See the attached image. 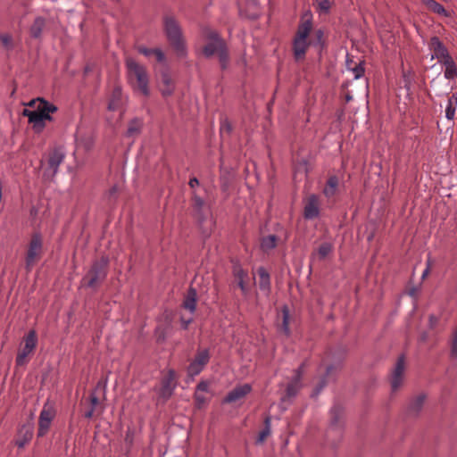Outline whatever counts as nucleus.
<instances>
[{"instance_id": "obj_1", "label": "nucleus", "mask_w": 457, "mask_h": 457, "mask_svg": "<svg viewBox=\"0 0 457 457\" xmlns=\"http://www.w3.org/2000/svg\"><path fill=\"white\" fill-rule=\"evenodd\" d=\"M28 105L34 110L24 109L22 115L28 117L29 122L32 124L36 132H41L46 127V120H52L50 113L55 112L57 107L41 98L31 100Z\"/></svg>"}, {"instance_id": "obj_2", "label": "nucleus", "mask_w": 457, "mask_h": 457, "mask_svg": "<svg viewBox=\"0 0 457 457\" xmlns=\"http://www.w3.org/2000/svg\"><path fill=\"white\" fill-rule=\"evenodd\" d=\"M125 64L128 81L133 90L139 92L144 96H149V76L145 67L131 57L126 59Z\"/></svg>"}, {"instance_id": "obj_3", "label": "nucleus", "mask_w": 457, "mask_h": 457, "mask_svg": "<svg viewBox=\"0 0 457 457\" xmlns=\"http://www.w3.org/2000/svg\"><path fill=\"white\" fill-rule=\"evenodd\" d=\"M312 29V22L311 19L303 20L297 28L292 44L294 57L297 62L305 58L309 46L313 45L309 39Z\"/></svg>"}, {"instance_id": "obj_4", "label": "nucleus", "mask_w": 457, "mask_h": 457, "mask_svg": "<svg viewBox=\"0 0 457 457\" xmlns=\"http://www.w3.org/2000/svg\"><path fill=\"white\" fill-rule=\"evenodd\" d=\"M164 29L167 38L177 54L179 56H185L187 54V47L182 37L180 27L177 21L172 17H167L164 20Z\"/></svg>"}, {"instance_id": "obj_5", "label": "nucleus", "mask_w": 457, "mask_h": 457, "mask_svg": "<svg viewBox=\"0 0 457 457\" xmlns=\"http://www.w3.org/2000/svg\"><path fill=\"white\" fill-rule=\"evenodd\" d=\"M37 345V335L34 329L29 330L23 337L21 347L18 351L15 363L19 367L25 366L29 357L33 354Z\"/></svg>"}, {"instance_id": "obj_6", "label": "nucleus", "mask_w": 457, "mask_h": 457, "mask_svg": "<svg viewBox=\"0 0 457 457\" xmlns=\"http://www.w3.org/2000/svg\"><path fill=\"white\" fill-rule=\"evenodd\" d=\"M108 262L107 258L102 257L93 263L91 269L83 278V281L88 287H96L105 279L108 272Z\"/></svg>"}, {"instance_id": "obj_7", "label": "nucleus", "mask_w": 457, "mask_h": 457, "mask_svg": "<svg viewBox=\"0 0 457 457\" xmlns=\"http://www.w3.org/2000/svg\"><path fill=\"white\" fill-rule=\"evenodd\" d=\"M43 251V238L40 233L31 236L25 257L26 270L30 271L34 265L40 260Z\"/></svg>"}, {"instance_id": "obj_8", "label": "nucleus", "mask_w": 457, "mask_h": 457, "mask_svg": "<svg viewBox=\"0 0 457 457\" xmlns=\"http://www.w3.org/2000/svg\"><path fill=\"white\" fill-rule=\"evenodd\" d=\"M203 35L208 41V43L203 48V53L206 57H210L216 53L218 54L220 50H222V48H224L225 43L216 31L211 29H204Z\"/></svg>"}, {"instance_id": "obj_9", "label": "nucleus", "mask_w": 457, "mask_h": 457, "mask_svg": "<svg viewBox=\"0 0 457 457\" xmlns=\"http://www.w3.org/2000/svg\"><path fill=\"white\" fill-rule=\"evenodd\" d=\"M55 417V410L54 407L46 403L44 404L43 409L39 414L38 419V428H37V436L42 437L49 430L51 423Z\"/></svg>"}, {"instance_id": "obj_10", "label": "nucleus", "mask_w": 457, "mask_h": 457, "mask_svg": "<svg viewBox=\"0 0 457 457\" xmlns=\"http://www.w3.org/2000/svg\"><path fill=\"white\" fill-rule=\"evenodd\" d=\"M320 210V196L311 194L303 199V217L305 220H313L319 217Z\"/></svg>"}, {"instance_id": "obj_11", "label": "nucleus", "mask_w": 457, "mask_h": 457, "mask_svg": "<svg viewBox=\"0 0 457 457\" xmlns=\"http://www.w3.org/2000/svg\"><path fill=\"white\" fill-rule=\"evenodd\" d=\"M210 354L207 349L198 351L194 360L187 367V373L191 377L198 375L209 362Z\"/></svg>"}, {"instance_id": "obj_12", "label": "nucleus", "mask_w": 457, "mask_h": 457, "mask_svg": "<svg viewBox=\"0 0 457 457\" xmlns=\"http://www.w3.org/2000/svg\"><path fill=\"white\" fill-rule=\"evenodd\" d=\"M428 49L432 53V59H436L439 63L452 58L447 48L437 37H433L428 42Z\"/></svg>"}, {"instance_id": "obj_13", "label": "nucleus", "mask_w": 457, "mask_h": 457, "mask_svg": "<svg viewBox=\"0 0 457 457\" xmlns=\"http://www.w3.org/2000/svg\"><path fill=\"white\" fill-rule=\"evenodd\" d=\"M65 157L64 152L61 148H55L50 152L47 160V168L45 171V176L53 178L58 171L60 164L63 162Z\"/></svg>"}, {"instance_id": "obj_14", "label": "nucleus", "mask_w": 457, "mask_h": 457, "mask_svg": "<svg viewBox=\"0 0 457 457\" xmlns=\"http://www.w3.org/2000/svg\"><path fill=\"white\" fill-rule=\"evenodd\" d=\"M175 387L176 375L174 370H170L162 379L161 388L159 390V396L163 400L169 399L173 394Z\"/></svg>"}, {"instance_id": "obj_15", "label": "nucleus", "mask_w": 457, "mask_h": 457, "mask_svg": "<svg viewBox=\"0 0 457 457\" xmlns=\"http://www.w3.org/2000/svg\"><path fill=\"white\" fill-rule=\"evenodd\" d=\"M404 365V356L402 355L398 358L391 376V388L393 392L398 390L403 384Z\"/></svg>"}, {"instance_id": "obj_16", "label": "nucleus", "mask_w": 457, "mask_h": 457, "mask_svg": "<svg viewBox=\"0 0 457 457\" xmlns=\"http://www.w3.org/2000/svg\"><path fill=\"white\" fill-rule=\"evenodd\" d=\"M158 87L162 95V96H170L172 95L175 84L174 81L167 70H164L161 72L160 77L158 78Z\"/></svg>"}, {"instance_id": "obj_17", "label": "nucleus", "mask_w": 457, "mask_h": 457, "mask_svg": "<svg viewBox=\"0 0 457 457\" xmlns=\"http://www.w3.org/2000/svg\"><path fill=\"white\" fill-rule=\"evenodd\" d=\"M252 391V386L250 384H243L237 386L232 389L224 398V403H236L245 398Z\"/></svg>"}, {"instance_id": "obj_18", "label": "nucleus", "mask_w": 457, "mask_h": 457, "mask_svg": "<svg viewBox=\"0 0 457 457\" xmlns=\"http://www.w3.org/2000/svg\"><path fill=\"white\" fill-rule=\"evenodd\" d=\"M234 277L237 282L239 288L243 295H246L249 292L248 283L249 276L248 272L245 270L241 266L237 265L233 269Z\"/></svg>"}, {"instance_id": "obj_19", "label": "nucleus", "mask_w": 457, "mask_h": 457, "mask_svg": "<svg viewBox=\"0 0 457 457\" xmlns=\"http://www.w3.org/2000/svg\"><path fill=\"white\" fill-rule=\"evenodd\" d=\"M304 363H303L296 370L293 379L288 383L287 386V396L294 397L301 388V379L303 373Z\"/></svg>"}, {"instance_id": "obj_20", "label": "nucleus", "mask_w": 457, "mask_h": 457, "mask_svg": "<svg viewBox=\"0 0 457 457\" xmlns=\"http://www.w3.org/2000/svg\"><path fill=\"white\" fill-rule=\"evenodd\" d=\"M33 436V428L30 425H23L19 432L15 440V445L19 448H23L27 445Z\"/></svg>"}, {"instance_id": "obj_21", "label": "nucleus", "mask_w": 457, "mask_h": 457, "mask_svg": "<svg viewBox=\"0 0 457 457\" xmlns=\"http://www.w3.org/2000/svg\"><path fill=\"white\" fill-rule=\"evenodd\" d=\"M122 104V91L120 87H115L112 92L109 103L108 109L110 111L118 110Z\"/></svg>"}, {"instance_id": "obj_22", "label": "nucleus", "mask_w": 457, "mask_h": 457, "mask_svg": "<svg viewBox=\"0 0 457 457\" xmlns=\"http://www.w3.org/2000/svg\"><path fill=\"white\" fill-rule=\"evenodd\" d=\"M259 275V287L260 289L268 295L270 291V274L263 267L258 269Z\"/></svg>"}, {"instance_id": "obj_23", "label": "nucleus", "mask_w": 457, "mask_h": 457, "mask_svg": "<svg viewBox=\"0 0 457 457\" xmlns=\"http://www.w3.org/2000/svg\"><path fill=\"white\" fill-rule=\"evenodd\" d=\"M338 187V179L337 176H330L323 188V194L326 197L329 198L335 195Z\"/></svg>"}, {"instance_id": "obj_24", "label": "nucleus", "mask_w": 457, "mask_h": 457, "mask_svg": "<svg viewBox=\"0 0 457 457\" xmlns=\"http://www.w3.org/2000/svg\"><path fill=\"white\" fill-rule=\"evenodd\" d=\"M183 307L193 313L196 307V291L190 287L183 302Z\"/></svg>"}, {"instance_id": "obj_25", "label": "nucleus", "mask_w": 457, "mask_h": 457, "mask_svg": "<svg viewBox=\"0 0 457 457\" xmlns=\"http://www.w3.org/2000/svg\"><path fill=\"white\" fill-rule=\"evenodd\" d=\"M421 2L433 12L447 17L449 16L448 12L445 8L435 0H421Z\"/></svg>"}, {"instance_id": "obj_26", "label": "nucleus", "mask_w": 457, "mask_h": 457, "mask_svg": "<svg viewBox=\"0 0 457 457\" xmlns=\"http://www.w3.org/2000/svg\"><path fill=\"white\" fill-rule=\"evenodd\" d=\"M45 25H46L45 19L42 17H37L29 29L31 37H33L35 38L40 37V36L43 32V29L45 28Z\"/></svg>"}, {"instance_id": "obj_27", "label": "nucleus", "mask_w": 457, "mask_h": 457, "mask_svg": "<svg viewBox=\"0 0 457 457\" xmlns=\"http://www.w3.org/2000/svg\"><path fill=\"white\" fill-rule=\"evenodd\" d=\"M441 64L445 65V77L447 79H453L457 76V67L453 58L445 60Z\"/></svg>"}, {"instance_id": "obj_28", "label": "nucleus", "mask_w": 457, "mask_h": 457, "mask_svg": "<svg viewBox=\"0 0 457 457\" xmlns=\"http://www.w3.org/2000/svg\"><path fill=\"white\" fill-rule=\"evenodd\" d=\"M457 108V96L455 95H452L448 98L447 105L445 108V117L452 120L454 119L455 111Z\"/></svg>"}, {"instance_id": "obj_29", "label": "nucleus", "mask_w": 457, "mask_h": 457, "mask_svg": "<svg viewBox=\"0 0 457 457\" xmlns=\"http://www.w3.org/2000/svg\"><path fill=\"white\" fill-rule=\"evenodd\" d=\"M352 63H353V61H349V60L346 61V65H347L348 70H350L353 72V78L355 79H361L364 75V72H365L363 62H360L358 64H355L353 67H352Z\"/></svg>"}, {"instance_id": "obj_30", "label": "nucleus", "mask_w": 457, "mask_h": 457, "mask_svg": "<svg viewBox=\"0 0 457 457\" xmlns=\"http://www.w3.org/2000/svg\"><path fill=\"white\" fill-rule=\"evenodd\" d=\"M331 0H314V6L320 13H328L331 8Z\"/></svg>"}, {"instance_id": "obj_31", "label": "nucleus", "mask_w": 457, "mask_h": 457, "mask_svg": "<svg viewBox=\"0 0 457 457\" xmlns=\"http://www.w3.org/2000/svg\"><path fill=\"white\" fill-rule=\"evenodd\" d=\"M277 245V237L274 235H270L266 237H263L261 243V247L263 251H269L275 248Z\"/></svg>"}, {"instance_id": "obj_32", "label": "nucleus", "mask_w": 457, "mask_h": 457, "mask_svg": "<svg viewBox=\"0 0 457 457\" xmlns=\"http://www.w3.org/2000/svg\"><path fill=\"white\" fill-rule=\"evenodd\" d=\"M265 428L259 433L256 443L262 444L270 434V417L264 420Z\"/></svg>"}, {"instance_id": "obj_33", "label": "nucleus", "mask_w": 457, "mask_h": 457, "mask_svg": "<svg viewBox=\"0 0 457 457\" xmlns=\"http://www.w3.org/2000/svg\"><path fill=\"white\" fill-rule=\"evenodd\" d=\"M282 318H283V320H282L281 329L287 336H288L290 334V329H289V310H288L287 306H284L282 308Z\"/></svg>"}, {"instance_id": "obj_34", "label": "nucleus", "mask_w": 457, "mask_h": 457, "mask_svg": "<svg viewBox=\"0 0 457 457\" xmlns=\"http://www.w3.org/2000/svg\"><path fill=\"white\" fill-rule=\"evenodd\" d=\"M333 250V245L330 243H323L318 248V255L320 259H325Z\"/></svg>"}, {"instance_id": "obj_35", "label": "nucleus", "mask_w": 457, "mask_h": 457, "mask_svg": "<svg viewBox=\"0 0 457 457\" xmlns=\"http://www.w3.org/2000/svg\"><path fill=\"white\" fill-rule=\"evenodd\" d=\"M140 127H141V123L139 120H132L129 125V128H128V130H127V135L129 137H132L136 134H137L140 130Z\"/></svg>"}, {"instance_id": "obj_36", "label": "nucleus", "mask_w": 457, "mask_h": 457, "mask_svg": "<svg viewBox=\"0 0 457 457\" xmlns=\"http://www.w3.org/2000/svg\"><path fill=\"white\" fill-rule=\"evenodd\" d=\"M424 400H425V395H420L417 398H415L410 404L411 411L418 412L420 410V408L424 403Z\"/></svg>"}, {"instance_id": "obj_37", "label": "nucleus", "mask_w": 457, "mask_h": 457, "mask_svg": "<svg viewBox=\"0 0 457 457\" xmlns=\"http://www.w3.org/2000/svg\"><path fill=\"white\" fill-rule=\"evenodd\" d=\"M219 59L222 69H226L228 62V55L226 49V46L219 53Z\"/></svg>"}, {"instance_id": "obj_38", "label": "nucleus", "mask_w": 457, "mask_h": 457, "mask_svg": "<svg viewBox=\"0 0 457 457\" xmlns=\"http://www.w3.org/2000/svg\"><path fill=\"white\" fill-rule=\"evenodd\" d=\"M195 401L196 406L198 408H202L204 404H206L208 399L204 395V393L195 392Z\"/></svg>"}, {"instance_id": "obj_39", "label": "nucleus", "mask_w": 457, "mask_h": 457, "mask_svg": "<svg viewBox=\"0 0 457 457\" xmlns=\"http://www.w3.org/2000/svg\"><path fill=\"white\" fill-rule=\"evenodd\" d=\"M0 41L5 48H7V49L12 48V38L9 34H1Z\"/></svg>"}, {"instance_id": "obj_40", "label": "nucleus", "mask_w": 457, "mask_h": 457, "mask_svg": "<svg viewBox=\"0 0 457 457\" xmlns=\"http://www.w3.org/2000/svg\"><path fill=\"white\" fill-rule=\"evenodd\" d=\"M313 45H319L320 48L323 46V31L321 29H318L315 31V39L312 41Z\"/></svg>"}, {"instance_id": "obj_41", "label": "nucleus", "mask_w": 457, "mask_h": 457, "mask_svg": "<svg viewBox=\"0 0 457 457\" xmlns=\"http://www.w3.org/2000/svg\"><path fill=\"white\" fill-rule=\"evenodd\" d=\"M155 336L159 341L165 340L167 337L166 328H162V327H157L155 329Z\"/></svg>"}, {"instance_id": "obj_42", "label": "nucleus", "mask_w": 457, "mask_h": 457, "mask_svg": "<svg viewBox=\"0 0 457 457\" xmlns=\"http://www.w3.org/2000/svg\"><path fill=\"white\" fill-rule=\"evenodd\" d=\"M152 56L159 62H162L165 60L164 54L160 48H154V54H152Z\"/></svg>"}, {"instance_id": "obj_43", "label": "nucleus", "mask_w": 457, "mask_h": 457, "mask_svg": "<svg viewBox=\"0 0 457 457\" xmlns=\"http://www.w3.org/2000/svg\"><path fill=\"white\" fill-rule=\"evenodd\" d=\"M137 50L140 54L150 58V57H152V54H154V48H147L145 46H139L137 48Z\"/></svg>"}, {"instance_id": "obj_44", "label": "nucleus", "mask_w": 457, "mask_h": 457, "mask_svg": "<svg viewBox=\"0 0 457 457\" xmlns=\"http://www.w3.org/2000/svg\"><path fill=\"white\" fill-rule=\"evenodd\" d=\"M209 389V384L206 381H201L197 386L195 392L206 393Z\"/></svg>"}, {"instance_id": "obj_45", "label": "nucleus", "mask_w": 457, "mask_h": 457, "mask_svg": "<svg viewBox=\"0 0 457 457\" xmlns=\"http://www.w3.org/2000/svg\"><path fill=\"white\" fill-rule=\"evenodd\" d=\"M193 201H194L195 207L197 208L198 210H200L204 204V200L200 196H198L195 194L193 195Z\"/></svg>"}, {"instance_id": "obj_46", "label": "nucleus", "mask_w": 457, "mask_h": 457, "mask_svg": "<svg viewBox=\"0 0 457 457\" xmlns=\"http://www.w3.org/2000/svg\"><path fill=\"white\" fill-rule=\"evenodd\" d=\"M90 403H91V408L96 409V407L99 404V399L95 394H91L89 396Z\"/></svg>"}, {"instance_id": "obj_47", "label": "nucleus", "mask_w": 457, "mask_h": 457, "mask_svg": "<svg viewBox=\"0 0 457 457\" xmlns=\"http://www.w3.org/2000/svg\"><path fill=\"white\" fill-rule=\"evenodd\" d=\"M430 267H431V261H430V258H428V260L427 261V267L424 270L422 276H421L422 279H425V278L428 275V273L430 271Z\"/></svg>"}, {"instance_id": "obj_48", "label": "nucleus", "mask_w": 457, "mask_h": 457, "mask_svg": "<svg viewBox=\"0 0 457 457\" xmlns=\"http://www.w3.org/2000/svg\"><path fill=\"white\" fill-rule=\"evenodd\" d=\"M188 185L191 188H195V187H197L199 185V180L195 177L191 178L189 179Z\"/></svg>"}, {"instance_id": "obj_49", "label": "nucleus", "mask_w": 457, "mask_h": 457, "mask_svg": "<svg viewBox=\"0 0 457 457\" xmlns=\"http://www.w3.org/2000/svg\"><path fill=\"white\" fill-rule=\"evenodd\" d=\"M191 321H192V319H191V318H189V319L186 320L185 318H183V317H182V318H181V323H182V327H183V328H184V329H187V327H188V325L191 323Z\"/></svg>"}, {"instance_id": "obj_50", "label": "nucleus", "mask_w": 457, "mask_h": 457, "mask_svg": "<svg viewBox=\"0 0 457 457\" xmlns=\"http://www.w3.org/2000/svg\"><path fill=\"white\" fill-rule=\"evenodd\" d=\"M437 322V318L435 317L434 315H431L429 317V323H430V327L433 328Z\"/></svg>"}, {"instance_id": "obj_51", "label": "nucleus", "mask_w": 457, "mask_h": 457, "mask_svg": "<svg viewBox=\"0 0 457 457\" xmlns=\"http://www.w3.org/2000/svg\"><path fill=\"white\" fill-rule=\"evenodd\" d=\"M117 190H118V188H117V187H116V186H113L112 188H110V190H109V192H108L109 196L111 197V196H112V195H116V193H117Z\"/></svg>"}, {"instance_id": "obj_52", "label": "nucleus", "mask_w": 457, "mask_h": 457, "mask_svg": "<svg viewBox=\"0 0 457 457\" xmlns=\"http://www.w3.org/2000/svg\"><path fill=\"white\" fill-rule=\"evenodd\" d=\"M94 411H95V409L91 408L89 411L85 412V417L87 418V419L92 418L93 415H94Z\"/></svg>"}, {"instance_id": "obj_53", "label": "nucleus", "mask_w": 457, "mask_h": 457, "mask_svg": "<svg viewBox=\"0 0 457 457\" xmlns=\"http://www.w3.org/2000/svg\"><path fill=\"white\" fill-rule=\"evenodd\" d=\"M325 385H326V382H325V380L323 379V380L321 381V383L319 385V386L317 387V389H316V391H317V392H316V394H319V393L322 390V388L325 386Z\"/></svg>"}, {"instance_id": "obj_54", "label": "nucleus", "mask_w": 457, "mask_h": 457, "mask_svg": "<svg viewBox=\"0 0 457 457\" xmlns=\"http://www.w3.org/2000/svg\"><path fill=\"white\" fill-rule=\"evenodd\" d=\"M333 370V368L331 366H328L326 368V370H327V375H329V373L331 372V370Z\"/></svg>"}, {"instance_id": "obj_55", "label": "nucleus", "mask_w": 457, "mask_h": 457, "mask_svg": "<svg viewBox=\"0 0 457 457\" xmlns=\"http://www.w3.org/2000/svg\"><path fill=\"white\" fill-rule=\"evenodd\" d=\"M334 430H335V427H334V426H331V427L329 428L328 433L330 434V433H332Z\"/></svg>"}, {"instance_id": "obj_56", "label": "nucleus", "mask_w": 457, "mask_h": 457, "mask_svg": "<svg viewBox=\"0 0 457 457\" xmlns=\"http://www.w3.org/2000/svg\"><path fill=\"white\" fill-rule=\"evenodd\" d=\"M168 328H170V325H167V328H166V331L168 330Z\"/></svg>"}]
</instances>
